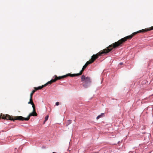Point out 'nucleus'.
I'll use <instances>...</instances> for the list:
<instances>
[{"instance_id": "obj_4", "label": "nucleus", "mask_w": 153, "mask_h": 153, "mask_svg": "<svg viewBox=\"0 0 153 153\" xmlns=\"http://www.w3.org/2000/svg\"><path fill=\"white\" fill-rule=\"evenodd\" d=\"M81 81L82 82L83 86L85 88H87L89 84L91 82V80L90 77H86L83 75L81 77Z\"/></svg>"}, {"instance_id": "obj_3", "label": "nucleus", "mask_w": 153, "mask_h": 153, "mask_svg": "<svg viewBox=\"0 0 153 153\" xmlns=\"http://www.w3.org/2000/svg\"><path fill=\"white\" fill-rule=\"evenodd\" d=\"M152 30L151 29V27L149 28H146L144 29H142L140 30L137 32H134L132 33L131 35L126 36L123 38H122L121 39L119 40V41L117 42H115V44L117 45V46H121V45L125 41L127 40H130L134 35H136L137 33H145L148 31H150Z\"/></svg>"}, {"instance_id": "obj_9", "label": "nucleus", "mask_w": 153, "mask_h": 153, "mask_svg": "<svg viewBox=\"0 0 153 153\" xmlns=\"http://www.w3.org/2000/svg\"><path fill=\"white\" fill-rule=\"evenodd\" d=\"M104 115V113H102L101 114L99 115L96 118V119L97 120L103 117Z\"/></svg>"}, {"instance_id": "obj_6", "label": "nucleus", "mask_w": 153, "mask_h": 153, "mask_svg": "<svg viewBox=\"0 0 153 153\" xmlns=\"http://www.w3.org/2000/svg\"><path fill=\"white\" fill-rule=\"evenodd\" d=\"M91 64V63L88 61H87L83 66L82 70L80 71L79 73L76 74H73V76H74V77H75L81 75L82 74V72L84 71L85 69L86 68L88 65Z\"/></svg>"}, {"instance_id": "obj_7", "label": "nucleus", "mask_w": 153, "mask_h": 153, "mask_svg": "<svg viewBox=\"0 0 153 153\" xmlns=\"http://www.w3.org/2000/svg\"><path fill=\"white\" fill-rule=\"evenodd\" d=\"M50 84V83L49 82H48L47 83L45 84V85H42V86H39L38 87H35L34 88V89H35V90H36H36L41 89L42 88H43V87H45L47 85H48Z\"/></svg>"}, {"instance_id": "obj_17", "label": "nucleus", "mask_w": 153, "mask_h": 153, "mask_svg": "<svg viewBox=\"0 0 153 153\" xmlns=\"http://www.w3.org/2000/svg\"><path fill=\"white\" fill-rule=\"evenodd\" d=\"M52 153H56V152H53Z\"/></svg>"}, {"instance_id": "obj_11", "label": "nucleus", "mask_w": 153, "mask_h": 153, "mask_svg": "<svg viewBox=\"0 0 153 153\" xmlns=\"http://www.w3.org/2000/svg\"><path fill=\"white\" fill-rule=\"evenodd\" d=\"M48 115H47L45 117V120L44 121V123L48 120Z\"/></svg>"}, {"instance_id": "obj_1", "label": "nucleus", "mask_w": 153, "mask_h": 153, "mask_svg": "<svg viewBox=\"0 0 153 153\" xmlns=\"http://www.w3.org/2000/svg\"><path fill=\"white\" fill-rule=\"evenodd\" d=\"M37 114L36 112L35 107L34 108H33V111L32 113H30L28 117L27 118H25L22 116H10L8 114H6L5 115L1 113V116H2V118L4 119H6L7 120H13L14 121L15 120H17L23 121L24 120H28L30 117L31 116H37Z\"/></svg>"}, {"instance_id": "obj_8", "label": "nucleus", "mask_w": 153, "mask_h": 153, "mask_svg": "<svg viewBox=\"0 0 153 153\" xmlns=\"http://www.w3.org/2000/svg\"><path fill=\"white\" fill-rule=\"evenodd\" d=\"M28 104L32 105L33 108H34V107H35V105L33 101L32 98L30 97V101L28 102Z\"/></svg>"}, {"instance_id": "obj_10", "label": "nucleus", "mask_w": 153, "mask_h": 153, "mask_svg": "<svg viewBox=\"0 0 153 153\" xmlns=\"http://www.w3.org/2000/svg\"><path fill=\"white\" fill-rule=\"evenodd\" d=\"M36 91V90H35V89L33 90L31 93H30V97L32 98V96L34 93V92Z\"/></svg>"}, {"instance_id": "obj_13", "label": "nucleus", "mask_w": 153, "mask_h": 153, "mask_svg": "<svg viewBox=\"0 0 153 153\" xmlns=\"http://www.w3.org/2000/svg\"><path fill=\"white\" fill-rule=\"evenodd\" d=\"M59 105V102H57L56 103V105L57 106L58 105Z\"/></svg>"}, {"instance_id": "obj_15", "label": "nucleus", "mask_w": 153, "mask_h": 153, "mask_svg": "<svg viewBox=\"0 0 153 153\" xmlns=\"http://www.w3.org/2000/svg\"><path fill=\"white\" fill-rule=\"evenodd\" d=\"M151 29L152 30H153V26L151 27Z\"/></svg>"}, {"instance_id": "obj_5", "label": "nucleus", "mask_w": 153, "mask_h": 153, "mask_svg": "<svg viewBox=\"0 0 153 153\" xmlns=\"http://www.w3.org/2000/svg\"><path fill=\"white\" fill-rule=\"evenodd\" d=\"M73 74H68L65 75H64L58 77L56 75H55L54 76H55V79H52L50 81H49L50 85L52 83L54 82H55L56 81L59 80L61 79H63L64 78H65L67 76H70V77H74L73 76Z\"/></svg>"}, {"instance_id": "obj_14", "label": "nucleus", "mask_w": 153, "mask_h": 153, "mask_svg": "<svg viewBox=\"0 0 153 153\" xmlns=\"http://www.w3.org/2000/svg\"><path fill=\"white\" fill-rule=\"evenodd\" d=\"M123 63H120V65H123Z\"/></svg>"}, {"instance_id": "obj_16", "label": "nucleus", "mask_w": 153, "mask_h": 153, "mask_svg": "<svg viewBox=\"0 0 153 153\" xmlns=\"http://www.w3.org/2000/svg\"><path fill=\"white\" fill-rule=\"evenodd\" d=\"M2 118V116H1V115L0 116V120L1 119V118Z\"/></svg>"}, {"instance_id": "obj_2", "label": "nucleus", "mask_w": 153, "mask_h": 153, "mask_svg": "<svg viewBox=\"0 0 153 153\" xmlns=\"http://www.w3.org/2000/svg\"><path fill=\"white\" fill-rule=\"evenodd\" d=\"M117 45L115 44V42L110 45L108 47H107L106 48L104 49L102 51H100V52L96 54L93 55L91 57V60L88 61L91 64L93 63L96 59H97L99 56H100L103 53H106L110 52L113 48H116V47L119 46H117Z\"/></svg>"}, {"instance_id": "obj_12", "label": "nucleus", "mask_w": 153, "mask_h": 153, "mask_svg": "<svg viewBox=\"0 0 153 153\" xmlns=\"http://www.w3.org/2000/svg\"><path fill=\"white\" fill-rule=\"evenodd\" d=\"M71 123V120H68L67 125H68L70 124Z\"/></svg>"}]
</instances>
